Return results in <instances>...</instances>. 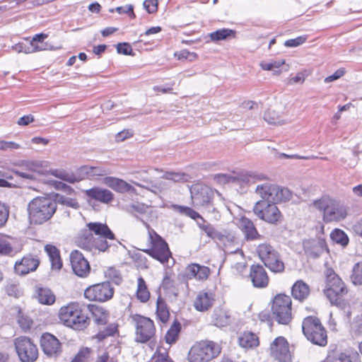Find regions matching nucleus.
Returning a JSON list of instances; mask_svg holds the SVG:
<instances>
[{
	"label": "nucleus",
	"instance_id": "f257e3e1",
	"mask_svg": "<svg viewBox=\"0 0 362 362\" xmlns=\"http://www.w3.org/2000/svg\"><path fill=\"white\" fill-rule=\"evenodd\" d=\"M255 192L261 199L254 206V214L268 223L277 224L282 216L276 204L290 200L292 197L291 191L287 188L267 182L258 185Z\"/></svg>",
	"mask_w": 362,
	"mask_h": 362
},
{
	"label": "nucleus",
	"instance_id": "f03ea898",
	"mask_svg": "<svg viewBox=\"0 0 362 362\" xmlns=\"http://www.w3.org/2000/svg\"><path fill=\"white\" fill-rule=\"evenodd\" d=\"M129 211L142 222L148 230V240L151 244V247L143 250V251L162 264L167 262L172 256L168 245L161 236L150 227L145 218L146 215L151 213V209L144 204H132L129 206Z\"/></svg>",
	"mask_w": 362,
	"mask_h": 362
},
{
	"label": "nucleus",
	"instance_id": "7ed1b4c3",
	"mask_svg": "<svg viewBox=\"0 0 362 362\" xmlns=\"http://www.w3.org/2000/svg\"><path fill=\"white\" fill-rule=\"evenodd\" d=\"M57 211V201L52 197L39 196L28 204V219L31 224L42 225L49 221Z\"/></svg>",
	"mask_w": 362,
	"mask_h": 362
},
{
	"label": "nucleus",
	"instance_id": "20e7f679",
	"mask_svg": "<svg viewBox=\"0 0 362 362\" xmlns=\"http://www.w3.org/2000/svg\"><path fill=\"white\" fill-rule=\"evenodd\" d=\"M313 206L323 213V220L325 222L342 221L348 214L347 209L343 204L328 196L315 200Z\"/></svg>",
	"mask_w": 362,
	"mask_h": 362
},
{
	"label": "nucleus",
	"instance_id": "39448f33",
	"mask_svg": "<svg viewBox=\"0 0 362 362\" xmlns=\"http://www.w3.org/2000/svg\"><path fill=\"white\" fill-rule=\"evenodd\" d=\"M59 318L64 325L76 330H83L90 324L89 318L83 313L76 303L62 307L59 311Z\"/></svg>",
	"mask_w": 362,
	"mask_h": 362
},
{
	"label": "nucleus",
	"instance_id": "423d86ee",
	"mask_svg": "<svg viewBox=\"0 0 362 362\" xmlns=\"http://www.w3.org/2000/svg\"><path fill=\"white\" fill-rule=\"evenodd\" d=\"M325 275V295L332 305L343 304V297L348 293L344 281L332 269H327Z\"/></svg>",
	"mask_w": 362,
	"mask_h": 362
},
{
	"label": "nucleus",
	"instance_id": "0eeeda50",
	"mask_svg": "<svg viewBox=\"0 0 362 362\" xmlns=\"http://www.w3.org/2000/svg\"><path fill=\"white\" fill-rule=\"evenodd\" d=\"M303 332L308 340L320 346L327 344V331L320 319L315 316L306 317L302 324Z\"/></svg>",
	"mask_w": 362,
	"mask_h": 362
},
{
	"label": "nucleus",
	"instance_id": "6e6552de",
	"mask_svg": "<svg viewBox=\"0 0 362 362\" xmlns=\"http://www.w3.org/2000/svg\"><path fill=\"white\" fill-rule=\"evenodd\" d=\"M257 253L260 260L271 272L283 273L285 264L279 252L270 244L262 243L257 247Z\"/></svg>",
	"mask_w": 362,
	"mask_h": 362
},
{
	"label": "nucleus",
	"instance_id": "1a4fd4ad",
	"mask_svg": "<svg viewBox=\"0 0 362 362\" xmlns=\"http://www.w3.org/2000/svg\"><path fill=\"white\" fill-rule=\"evenodd\" d=\"M221 352L220 346L211 341H202L196 343L189 352V362H208L216 357Z\"/></svg>",
	"mask_w": 362,
	"mask_h": 362
},
{
	"label": "nucleus",
	"instance_id": "9d476101",
	"mask_svg": "<svg viewBox=\"0 0 362 362\" xmlns=\"http://www.w3.org/2000/svg\"><path fill=\"white\" fill-rule=\"evenodd\" d=\"M292 300L289 296L277 294L272 304L273 318L279 324L288 325L292 320Z\"/></svg>",
	"mask_w": 362,
	"mask_h": 362
},
{
	"label": "nucleus",
	"instance_id": "9b49d317",
	"mask_svg": "<svg viewBox=\"0 0 362 362\" xmlns=\"http://www.w3.org/2000/svg\"><path fill=\"white\" fill-rule=\"evenodd\" d=\"M132 321L135 328V341L146 343L156 336V326L149 317L135 314L132 316Z\"/></svg>",
	"mask_w": 362,
	"mask_h": 362
},
{
	"label": "nucleus",
	"instance_id": "f8f14e48",
	"mask_svg": "<svg viewBox=\"0 0 362 362\" xmlns=\"http://www.w3.org/2000/svg\"><path fill=\"white\" fill-rule=\"evenodd\" d=\"M76 243L79 247L93 252L96 250L105 252L110 246L109 243H106L105 240L94 238L87 228L81 230L76 237Z\"/></svg>",
	"mask_w": 362,
	"mask_h": 362
},
{
	"label": "nucleus",
	"instance_id": "ddd939ff",
	"mask_svg": "<svg viewBox=\"0 0 362 362\" xmlns=\"http://www.w3.org/2000/svg\"><path fill=\"white\" fill-rule=\"evenodd\" d=\"M19 359L22 362H34L38 357V349L32 340L27 337H20L14 341Z\"/></svg>",
	"mask_w": 362,
	"mask_h": 362
},
{
	"label": "nucleus",
	"instance_id": "4468645a",
	"mask_svg": "<svg viewBox=\"0 0 362 362\" xmlns=\"http://www.w3.org/2000/svg\"><path fill=\"white\" fill-rule=\"evenodd\" d=\"M217 193L207 185L203 184H195L190 188L191 198L193 205L198 208H202L214 202L215 194Z\"/></svg>",
	"mask_w": 362,
	"mask_h": 362
},
{
	"label": "nucleus",
	"instance_id": "2eb2a0df",
	"mask_svg": "<svg viewBox=\"0 0 362 362\" xmlns=\"http://www.w3.org/2000/svg\"><path fill=\"white\" fill-rule=\"evenodd\" d=\"M114 292V288L109 282H103L87 288L84 291V296L89 300L103 303L110 300Z\"/></svg>",
	"mask_w": 362,
	"mask_h": 362
},
{
	"label": "nucleus",
	"instance_id": "dca6fc26",
	"mask_svg": "<svg viewBox=\"0 0 362 362\" xmlns=\"http://www.w3.org/2000/svg\"><path fill=\"white\" fill-rule=\"evenodd\" d=\"M221 181L228 183H236L240 185H252L257 181L266 179V176L262 173L252 171H241L233 175L221 174L219 175Z\"/></svg>",
	"mask_w": 362,
	"mask_h": 362
},
{
	"label": "nucleus",
	"instance_id": "f3484780",
	"mask_svg": "<svg viewBox=\"0 0 362 362\" xmlns=\"http://www.w3.org/2000/svg\"><path fill=\"white\" fill-rule=\"evenodd\" d=\"M270 354L279 362H291L288 343L283 337L276 338L270 345Z\"/></svg>",
	"mask_w": 362,
	"mask_h": 362
},
{
	"label": "nucleus",
	"instance_id": "a211bd4d",
	"mask_svg": "<svg viewBox=\"0 0 362 362\" xmlns=\"http://www.w3.org/2000/svg\"><path fill=\"white\" fill-rule=\"evenodd\" d=\"M40 346L45 354L49 357H57L62 352V344L53 334L44 333L40 337Z\"/></svg>",
	"mask_w": 362,
	"mask_h": 362
},
{
	"label": "nucleus",
	"instance_id": "6ab92c4d",
	"mask_svg": "<svg viewBox=\"0 0 362 362\" xmlns=\"http://www.w3.org/2000/svg\"><path fill=\"white\" fill-rule=\"evenodd\" d=\"M70 262L74 274L78 276L86 277L90 273V264L81 252L73 251L70 255Z\"/></svg>",
	"mask_w": 362,
	"mask_h": 362
},
{
	"label": "nucleus",
	"instance_id": "aec40b11",
	"mask_svg": "<svg viewBox=\"0 0 362 362\" xmlns=\"http://www.w3.org/2000/svg\"><path fill=\"white\" fill-rule=\"evenodd\" d=\"M250 277L252 285L256 288H266L269 281L267 271L260 264H252L250 267Z\"/></svg>",
	"mask_w": 362,
	"mask_h": 362
},
{
	"label": "nucleus",
	"instance_id": "412c9836",
	"mask_svg": "<svg viewBox=\"0 0 362 362\" xmlns=\"http://www.w3.org/2000/svg\"><path fill=\"white\" fill-rule=\"evenodd\" d=\"M86 227L92 234L94 233L98 236L95 238L96 239H102L106 243H108V240H113L115 239V234L106 223L90 222L86 224Z\"/></svg>",
	"mask_w": 362,
	"mask_h": 362
},
{
	"label": "nucleus",
	"instance_id": "4be33fe9",
	"mask_svg": "<svg viewBox=\"0 0 362 362\" xmlns=\"http://www.w3.org/2000/svg\"><path fill=\"white\" fill-rule=\"evenodd\" d=\"M40 264L37 258L31 255L23 257L20 261L16 262L15 272L20 275H25L37 269Z\"/></svg>",
	"mask_w": 362,
	"mask_h": 362
},
{
	"label": "nucleus",
	"instance_id": "5701e85b",
	"mask_svg": "<svg viewBox=\"0 0 362 362\" xmlns=\"http://www.w3.org/2000/svg\"><path fill=\"white\" fill-rule=\"evenodd\" d=\"M210 274V269L208 267L199 264H190L185 269V276L189 279H195L199 281L206 280Z\"/></svg>",
	"mask_w": 362,
	"mask_h": 362
},
{
	"label": "nucleus",
	"instance_id": "b1692460",
	"mask_svg": "<svg viewBox=\"0 0 362 362\" xmlns=\"http://www.w3.org/2000/svg\"><path fill=\"white\" fill-rule=\"evenodd\" d=\"M239 224L247 240H256L262 238V235L258 233L254 223L250 218L245 216L241 217Z\"/></svg>",
	"mask_w": 362,
	"mask_h": 362
},
{
	"label": "nucleus",
	"instance_id": "393cba45",
	"mask_svg": "<svg viewBox=\"0 0 362 362\" xmlns=\"http://www.w3.org/2000/svg\"><path fill=\"white\" fill-rule=\"evenodd\" d=\"M85 193L88 198L103 204L110 203L114 198L113 194L110 190L100 187H93L86 190Z\"/></svg>",
	"mask_w": 362,
	"mask_h": 362
},
{
	"label": "nucleus",
	"instance_id": "a878e982",
	"mask_svg": "<svg viewBox=\"0 0 362 362\" xmlns=\"http://www.w3.org/2000/svg\"><path fill=\"white\" fill-rule=\"evenodd\" d=\"M214 298L212 293L201 291L194 302V308L200 312H204L210 309L214 303Z\"/></svg>",
	"mask_w": 362,
	"mask_h": 362
},
{
	"label": "nucleus",
	"instance_id": "bb28decb",
	"mask_svg": "<svg viewBox=\"0 0 362 362\" xmlns=\"http://www.w3.org/2000/svg\"><path fill=\"white\" fill-rule=\"evenodd\" d=\"M323 362H359V356L357 353L347 354L344 352L332 351L328 353Z\"/></svg>",
	"mask_w": 362,
	"mask_h": 362
},
{
	"label": "nucleus",
	"instance_id": "cd10ccee",
	"mask_svg": "<svg viewBox=\"0 0 362 362\" xmlns=\"http://www.w3.org/2000/svg\"><path fill=\"white\" fill-rule=\"evenodd\" d=\"M79 177L82 180L87 177L88 178H95L104 176L110 173V171L100 166L83 165L78 169Z\"/></svg>",
	"mask_w": 362,
	"mask_h": 362
},
{
	"label": "nucleus",
	"instance_id": "c85d7f7f",
	"mask_svg": "<svg viewBox=\"0 0 362 362\" xmlns=\"http://www.w3.org/2000/svg\"><path fill=\"white\" fill-rule=\"evenodd\" d=\"M325 245L322 240H310L304 243V249L307 255L317 258L323 252Z\"/></svg>",
	"mask_w": 362,
	"mask_h": 362
},
{
	"label": "nucleus",
	"instance_id": "c756f323",
	"mask_svg": "<svg viewBox=\"0 0 362 362\" xmlns=\"http://www.w3.org/2000/svg\"><path fill=\"white\" fill-rule=\"evenodd\" d=\"M88 309L92 313L95 324L103 325L107 323L110 313L106 309L95 305H89Z\"/></svg>",
	"mask_w": 362,
	"mask_h": 362
},
{
	"label": "nucleus",
	"instance_id": "7c9ffc66",
	"mask_svg": "<svg viewBox=\"0 0 362 362\" xmlns=\"http://www.w3.org/2000/svg\"><path fill=\"white\" fill-rule=\"evenodd\" d=\"M211 322L218 327H226L230 324V316L228 311L222 308H216L211 315Z\"/></svg>",
	"mask_w": 362,
	"mask_h": 362
},
{
	"label": "nucleus",
	"instance_id": "2f4dec72",
	"mask_svg": "<svg viewBox=\"0 0 362 362\" xmlns=\"http://www.w3.org/2000/svg\"><path fill=\"white\" fill-rule=\"evenodd\" d=\"M47 37V35L40 33L35 35L31 40L29 41V46L32 52L52 49L53 47L44 40Z\"/></svg>",
	"mask_w": 362,
	"mask_h": 362
},
{
	"label": "nucleus",
	"instance_id": "473e14b6",
	"mask_svg": "<svg viewBox=\"0 0 362 362\" xmlns=\"http://www.w3.org/2000/svg\"><path fill=\"white\" fill-rule=\"evenodd\" d=\"M239 345L244 349H253L259 344V337L256 334L251 332H245L238 338Z\"/></svg>",
	"mask_w": 362,
	"mask_h": 362
},
{
	"label": "nucleus",
	"instance_id": "72a5a7b5",
	"mask_svg": "<svg viewBox=\"0 0 362 362\" xmlns=\"http://www.w3.org/2000/svg\"><path fill=\"white\" fill-rule=\"evenodd\" d=\"M292 296L300 301L304 300L310 294V287L302 280L297 281L291 289Z\"/></svg>",
	"mask_w": 362,
	"mask_h": 362
},
{
	"label": "nucleus",
	"instance_id": "f704fd0d",
	"mask_svg": "<svg viewBox=\"0 0 362 362\" xmlns=\"http://www.w3.org/2000/svg\"><path fill=\"white\" fill-rule=\"evenodd\" d=\"M156 315L162 322H166L170 316L168 305L163 298L158 296L156 302Z\"/></svg>",
	"mask_w": 362,
	"mask_h": 362
},
{
	"label": "nucleus",
	"instance_id": "c9c22d12",
	"mask_svg": "<svg viewBox=\"0 0 362 362\" xmlns=\"http://www.w3.org/2000/svg\"><path fill=\"white\" fill-rule=\"evenodd\" d=\"M118 326L115 323L109 324L103 329L100 330L95 336L98 341H102L108 337L114 336L118 332Z\"/></svg>",
	"mask_w": 362,
	"mask_h": 362
},
{
	"label": "nucleus",
	"instance_id": "e433bc0d",
	"mask_svg": "<svg viewBox=\"0 0 362 362\" xmlns=\"http://www.w3.org/2000/svg\"><path fill=\"white\" fill-rule=\"evenodd\" d=\"M264 119L269 124L273 125H282L286 123L281 115L275 110H268L264 114Z\"/></svg>",
	"mask_w": 362,
	"mask_h": 362
},
{
	"label": "nucleus",
	"instance_id": "4c0bfd02",
	"mask_svg": "<svg viewBox=\"0 0 362 362\" xmlns=\"http://www.w3.org/2000/svg\"><path fill=\"white\" fill-rule=\"evenodd\" d=\"M181 329V325L179 322L175 321L170 329L168 330L165 339L168 344H172L175 343L177 338Z\"/></svg>",
	"mask_w": 362,
	"mask_h": 362
},
{
	"label": "nucleus",
	"instance_id": "58836bf2",
	"mask_svg": "<svg viewBox=\"0 0 362 362\" xmlns=\"http://www.w3.org/2000/svg\"><path fill=\"white\" fill-rule=\"evenodd\" d=\"M52 174L62 180L66 181L69 183H74L82 180L79 175H75L72 173H69L64 170H54L52 171Z\"/></svg>",
	"mask_w": 362,
	"mask_h": 362
},
{
	"label": "nucleus",
	"instance_id": "ea45409f",
	"mask_svg": "<svg viewBox=\"0 0 362 362\" xmlns=\"http://www.w3.org/2000/svg\"><path fill=\"white\" fill-rule=\"evenodd\" d=\"M136 295L138 299H139L143 303L148 301L150 297V293L147 289L146 282L141 277L138 279V288Z\"/></svg>",
	"mask_w": 362,
	"mask_h": 362
},
{
	"label": "nucleus",
	"instance_id": "a19ab883",
	"mask_svg": "<svg viewBox=\"0 0 362 362\" xmlns=\"http://www.w3.org/2000/svg\"><path fill=\"white\" fill-rule=\"evenodd\" d=\"M330 238L333 242L340 244L345 247L349 243V238L347 235L341 229H334L330 234Z\"/></svg>",
	"mask_w": 362,
	"mask_h": 362
},
{
	"label": "nucleus",
	"instance_id": "79ce46f5",
	"mask_svg": "<svg viewBox=\"0 0 362 362\" xmlns=\"http://www.w3.org/2000/svg\"><path fill=\"white\" fill-rule=\"evenodd\" d=\"M38 300L42 304L51 305L55 301V296L49 289L41 288L38 293Z\"/></svg>",
	"mask_w": 362,
	"mask_h": 362
},
{
	"label": "nucleus",
	"instance_id": "37998d69",
	"mask_svg": "<svg viewBox=\"0 0 362 362\" xmlns=\"http://www.w3.org/2000/svg\"><path fill=\"white\" fill-rule=\"evenodd\" d=\"M350 279L354 285H362V262L354 264Z\"/></svg>",
	"mask_w": 362,
	"mask_h": 362
},
{
	"label": "nucleus",
	"instance_id": "c03bdc74",
	"mask_svg": "<svg viewBox=\"0 0 362 362\" xmlns=\"http://www.w3.org/2000/svg\"><path fill=\"white\" fill-rule=\"evenodd\" d=\"M173 207L180 214L185 215L188 217H190L191 218H192L194 220L200 218L202 221H204L203 218L201 216V215L198 212L195 211L194 209H192L188 206L174 205Z\"/></svg>",
	"mask_w": 362,
	"mask_h": 362
},
{
	"label": "nucleus",
	"instance_id": "a18cd8bd",
	"mask_svg": "<svg viewBox=\"0 0 362 362\" xmlns=\"http://www.w3.org/2000/svg\"><path fill=\"white\" fill-rule=\"evenodd\" d=\"M54 199L57 201V205L58 204H61L62 205H65L74 209H78L80 206L77 200L74 198L57 194L56 199Z\"/></svg>",
	"mask_w": 362,
	"mask_h": 362
},
{
	"label": "nucleus",
	"instance_id": "49530a36",
	"mask_svg": "<svg viewBox=\"0 0 362 362\" xmlns=\"http://www.w3.org/2000/svg\"><path fill=\"white\" fill-rule=\"evenodd\" d=\"M199 227L204 230L206 234L213 238V239H218L219 240L223 241L224 236L221 235L219 232H218L213 226H211L210 224H201L198 223Z\"/></svg>",
	"mask_w": 362,
	"mask_h": 362
},
{
	"label": "nucleus",
	"instance_id": "de8ad7c7",
	"mask_svg": "<svg viewBox=\"0 0 362 362\" xmlns=\"http://www.w3.org/2000/svg\"><path fill=\"white\" fill-rule=\"evenodd\" d=\"M234 31L230 29L223 28L218 30L210 34V37L212 41H219L226 40L227 37L233 35Z\"/></svg>",
	"mask_w": 362,
	"mask_h": 362
},
{
	"label": "nucleus",
	"instance_id": "09e8293b",
	"mask_svg": "<svg viewBox=\"0 0 362 362\" xmlns=\"http://www.w3.org/2000/svg\"><path fill=\"white\" fill-rule=\"evenodd\" d=\"M285 62L284 60H279V61H272L271 62H262L260 64V66L262 69L267 70V71H274V74H279L280 71L276 70L279 69L281 66L284 64Z\"/></svg>",
	"mask_w": 362,
	"mask_h": 362
},
{
	"label": "nucleus",
	"instance_id": "8fccbe9b",
	"mask_svg": "<svg viewBox=\"0 0 362 362\" xmlns=\"http://www.w3.org/2000/svg\"><path fill=\"white\" fill-rule=\"evenodd\" d=\"M13 252V247L6 237L0 234V255H9Z\"/></svg>",
	"mask_w": 362,
	"mask_h": 362
},
{
	"label": "nucleus",
	"instance_id": "3c124183",
	"mask_svg": "<svg viewBox=\"0 0 362 362\" xmlns=\"http://www.w3.org/2000/svg\"><path fill=\"white\" fill-rule=\"evenodd\" d=\"M18 323L23 330L29 329L33 324L32 320L19 311L18 314Z\"/></svg>",
	"mask_w": 362,
	"mask_h": 362
},
{
	"label": "nucleus",
	"instance_id": "603ef678",
	"mask_svg": "<svg viewBox=\"0 0 362 362\" xmlns=\"http://www.w3.org/2000/svg\"><path fill=\"white\" fill-rule=\"evenodd\" d=\"M144 182H146L147 185H143L137 182H134V185L146 188L147 189L151 190V192H154L155 194L158 193V192H160V183H153L152 182H149L148 180L145 177H141Z\"/></svg>",
	"mask_w": 362,
	"mask_h": 362
},
{
	"label": "nucleus",
	"instance_id": "864d4df0",
	"mask_svg": "<svg viewBox=\"0 0 362 362\" xmlns=\"http://www.w3.org/2000/svg\"><path fill=\"white\" fill-rule=\"evenodd\" d=\"M91 349L86 347L81 349L71 362H86L90 357Z\"/></svg>",
	"mask_w": 362,
	"mask_h": 362
},
{
	"label": "nucleus",
	"instance_id": "5fc2aeb1",
	"mask_svg": "<svg viewBox=\"0 0 362 362\" xmlns=\"http://www.w3.org/2000/svg\"><path fill=\"white\" fill-rule=\"evenodd\" d=\"M9 216V208L0 202V228L4 226Z\"/></svg>",
	"mask_w": 362,
	"mask_h": 362
},
{
	"label": "nucleus",
	"instance_id": "6e6d98bb",
	"mask_svg": "<svg viewBox=\"0 0 362 362\" xmlns=\"http://www.w3.org/2000/svg\"><path fill=\"white\" fill-rule=\"evenodd\" d=\"M202 209H204L211 216V218L218 220L220 218L219 212L214 206V202H211V203H209L208 205L203 206Z\"/></svg>",
	"mask_w": 362,
	"mask_h": 362
},
{
	"label": "nucleus",
	"instance_id": "4d7b16f0",
	"mask_svg": "<svg viewBox=\"0 0 362 362\" xmlns=\"http://www.w3.org/2000/svg\"><path fill=\"white\" fill-rule=\"evenodd\" d=\"M115 190L123 193L133 192L134 188L124 180L119 179Z\"/></svg>",
	"mask_w": 362,
	"mask_h": 362
},
{
	"label": "nucleus",
	"instance_id": "13d9d810",
	"mask_svg": "<svg viewBox=\"0 0 362 362\" xmlns=\"http://www.w3.org/2000/svg\"><path fill=\"white\" fill-rule=\"evenodd\" d=\"M185 175L184 173L167 172L163 175V178L174 182H180L185 180Z\"/></svg>",
	"mask_w": 362,
	"mask_h": 362
},
{
	"label": "nucleus",
	"instance_id": "bf43d9fd",
	"mask_svg": "<svg viewBox=\"0 0 362 362\" xmlns=\"http://www.w3.org/2000/svg\"><path fill=\"white\" fill-rule=\"evenodd\" d=\"M307 37L305 36H299L295 39H291L285 41L284 45L288 47H298L303 44L306 41Z\"/></svg>",
	"mask_w": 362,
	"mask_h": 362
},
{
	"label": "nucleus",
	"instance_id": "052dcab7",
	"mask_svg": "<svg viewBox=\"0 0 362 362\" xmlns=\"http://www.w3.org/2000/svg\"><path fill=\"white\" fill-rule=\"evenodd\" d=\"M144 7L148 13H153L158 10V0H145Z\"/></svg>",
	"mask_w": 362,
	"mask_h": 362
},
{
	"label": "nucleus",
	"instance_id": "680f3d73",
	"mask_svg": "<svg viewBox=\"0 0 362 362\" xmlns=\"http://www.w3.org/2000/svg\"><path fill=\"white\" fill-rule=\"evenodd\" d=\"M6 291L8 296H13L15 298H18L21 294L18 286L15 284H8L6 286Z\"/></svg>",
	"mask_w": 362,
	"mask_h": 362
},
{
	"label": "nucleus",
	"instance_id": "e2e57ef3",
	"mask_svg": "<svg viewBox=\"0 0 362 362\" xmlns=\"http://www.w3.org/2000/svg\"><path fill=\"white\" fill-rule=\"evenodd\" d=\"M117 51L119 54L129 55L131 54L132 49L129 44L127 42H120L117 45Z\"/></svg>",
	"mask_w": 362,
	"mask_h": 362
},
{
	"label": "nucleus",
	"instance_id": "0e129e2a",
	"mask_svg": "<svg viewBox=\"0 0 362 362\" xmlns=\"http://www.w3.org/2000/svg\"><path fill=\"white\" fill-rule=\"evenodd\" d=\"M177 56L178 59H189V61H193L197 58V54L194 52H189V51L184 49L180 51L177 54H175Z\"/></svg>",
	"mask_w": 362,
	"mask_h": 362
},
{
	"label": "nucleus",
	"instance_id": "69168bd1",
	"mask_svg": "<svg viewBox=\"0 0 362 362\" xmlns=\"http://www.w3.org/2000/svg\"><path fill=\"white\" fill-rule=\"evenodd\" d=\"M45 250L47 253L49 260L60 256L59 250L54 245H47L45 247Z\"/></svg>",
	"mask_w": 362,
	"mask_h": 362
},
{
	"label": "nucleus",
	"instance_id": "338daca9",
	"mask_svg": "<svg viewBox=\"0 0 362 362\" xmlns=\"http://www.w3.org/2000/svg\"><path fill=\"white\" fill-rule=\"evenodd\" d=\"M45 250L47 253L49 260L60 256L59 250L54 245H47L45 247Z\"/></svg>",
	"mask_w": 362,
	"mask_h": 362
},
{
	"label": "nucleus",
	"instance_id": "774afa93",
	"mask_svg": "<svg viewBox=\"0 0 362 362\" xmlns=\"http://www.w3.org/2000/svg\"><path fill=\"white\" fill-rule=\"evenodd\" d=\"M351 328L356 335H362V317L357 316L356 321L352 324Z\"/></svg>",
	"mask_w": 362,
	"mask_h": 362
}]
</instances>
